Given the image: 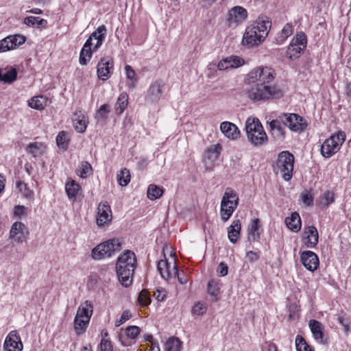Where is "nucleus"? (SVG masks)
<instances>
[{
  "mask_svg": "<svg viewBox=\"0 0 351 351\" xmlns=\"http://www.w3.org/2000/svg\"><path fill=\"white\" fill-rule=\"evenodd\" d=\"M247 232L249 239L250 241H257L259 240L262 232L261 221L259 219L256 218L251 221L247 228Z\"/></svg>",
  "mask_w": 351,
  "mask_h": 351,
  "instance_id": "b1692460",
  "label": "nucleus"
},
{
  "mask_svg": "<svg viewBox=\"0 0 351 351\" xmlns=\"http://www.w3.org/2000/svg\"><path fill=\"white\" fill-rule=\"evenodd\" d=\"M176 276L178 277L179 282L182 285H184L188 282V278L183 271L180 273L178 271V274H176Z\"/></svg>",
  "mask_w": 351,
  "mask_h": 351,
  "instance_id": "338daca9",
  "label": "nucleus"
},
{
  "mask_svg": "<svg viewBox=\"0 0 351 351\" xmlns=\"http://www.w3.org/2000/svg\"><path fill=\"white\" fill-rule=\"evenodd\" d=\"M72 121L75 130L77 132H84L87 127V117L82 112H76L72 117Z\"/></svg>",
  "mask_w": 351,
  "mask_h": 351,
  "instance_id": "393cba45",
  "label": "nucleus"
},
{
  "mask_svg": "<svg viewBox=\"0 0 351 351\" xmlns=\"http://www.w3.org/2000/svg\"><path fill=\"white\" fill-rule=\"evenodd\" d=\"M29 232L25 225L21 222H14L10 231V237L17 243H23Z\"/></svg>",
  "mask_w": 351,
  "mask_h": 351,
  "instance_id": "dca6fc26",
  "label": "nucleus"
},
{
  "mask_svg": "<svg viewBox=\"0 0 351 351\" xmlns=\"http://www.w3.org/2000/svg\"><path fill=\"white\" fill-rule=\"evenodd\" d=\"M17 76V72L15 69H12L10 71L5 72L4 74L2 73L0 69V80L5 82H12L16 80Z\"/></svg>",
  "mask_w": 351,
  "mask_h": 351,
  "instance_id": "a19ab883",
  "label": "nucleus"
},
{
  "mask_svg": "<svg viewBox=\"0 0 351 351\" xmlns=\"http://www.w3.org/2000/svg\"><path fill=\"white\" fill-rule=\"evenodd\" d=\"M301 197L304 204L306 206H311L313 204V197L309 193H304L301 195Z\"/></svg>",
  "mask_w": 351,
  "mask_h": 351,
  "instance_id": "680f3d73",
  "label": "nucleus"
},
{
  "mask_svg": "<svg viewBox=\"0 0 351 351\" xmlns=\"http://www.w3.org/2000/svg\"><path fill=\"white\" fill-rule=\"evenodd\" d=\"M100 348L101 351H112L111 342L105 338H102L100 343Z\"/></svg>",
  "mask_w": 351,
  "mask_h": 351,
  "instance_id": "052dcab7",
  "label": "nucleus"
},
{
  "mask_svg": "<svg viewBox=\"0 0 351 351\" xmlns=\"http://www.w3.org/2000/svg\"><path fill=\"white\" fill-rule=\"evenodd\" d=\"M121 243L118 239H111L103 242L92 250V257L96 260L110 257L114 252L121 250Z\"/></svg>",
  "mask_w": 351,
  "mask_h": 351,
  "instance_id": "6e6552de",
  "label": "nucleus"
},
{
  "mask_svg": "<svg viewBox=\"0 0 351 351\" xmlns=\"http://www.w3.org/2000/svg\"><path fill=\"white\" fill-rule=\"evenodd\" d=\"M246 258L250 263H254L260 258L258 252L254 251H249L246 253Z\"/></svg>",
  "mask_w": 351,
  "mask_h": 351,
  "instance_id": "e2e57ef3",
  "label": "nucleus"
},
{
  "mask_svg": "<svg viewBox=\"0 0 351 351\" xmlns=\"http://www.w3.org/2000/svg\"><path fill=\"white\" fill-rule=\"evenodd\" d=\"M125 70L126 72L127 78L132 81V82L129 84V87L133 88L136 86V83L137 82L136 72L130 65H126Z\"/></svg>",
  "mask_w": 351,
  "mask_h": 351,
  "instance_id": "de8ad7c7",
  "label": "nucleus"
},
{
  "mask_svg": "<svg viewBox=\"0 0 351 351\" xmlns=\"http://www.w3.org/2000/svg\"><path fill=\"white\" fill-rule=\"evenodd\" d=\"M141 329L136 326H130L125 328L126 336L131 339H134L140 333Z\"/></svg>",
  "mask_w": 351,
  "mask_h": 351,
  "instance_id": "5fc2aeb1",
  "label": "nucleus"
},
{
  "mask_svg": "<svg viewBox=\"0 0 351 351\" xmlns=\"http://www.w3.org/2000/svg\"><path fill=\"white\" fill-rule=\"evenodd\" d=\"M27 152L34 157L42 155L45 152V147L39 143H29L27 147Z\"/></svg>",
  "mask_w": 351,
  "mask_h": 351,
  "instance_id": "2f4dec72",
  "label": "nucleus"
},
{
  "mask_svg": "<svg viewBox=\"0 0 351 351\" xmlns=\"http://www.w3.org/2000/svg\"><path fill=\"white\" fill-rule=\"evenodd\" d=\"M309 328L315 340L319 341L321 343H326V341L324 339V326L323 324L315 319H311L309 321Z\"/></svg>",
  "mask_w": 351,
  "mask_h": 351,
  "instance_id": "4be33fe9",
  "label": "nucleus"
},
{
  "mask_svg": "<svg viewBox=\"0 0 351 351\" xmlns=\"http://www.w3.org/2000/svg\"><path fill=\"white\" fill-rule=\"evenodd\" d=\"M182 341L178 338L171 337L165 344V351H180L182 348Z\"/></svg>",
  "mask_w": 351,
  "mask_h": 351,
  "instance_id": "473e14b6",
  "label": "nucleus"
},
{
  "mask_svg": "<svg viewBox=\"0 0 351 351\" xmlns=\"http://www.w3.org/2000/svg\"><path fill=\"white\" fill-rule=\"evenodd\" d=\"M293 34V27L290 23H287L281 31V33L276 38L278 43L283 42L287 37Z\"/></svg>",
  "mask_w": 351,
  "mask_h": 351,
  "instance_id": "c03bdc74",
  "label": "nucleus"
},
{
  "mask_svg": "<svg viewBox=\"0 0 351 351\" xmlns=\"http://www.w3.org/2000/svg\"><path fill=\"white\" fill-rule=\"evenodd\" d=\"M25 208L23 206H16L14 208V214L15 216L21 217L24 215Z\"/></svg>",
  "mask_w": 351,
  "mask_h": 351,
  "instance_id": "69168bd1",
  "label": "nucleus"
},
{
  "mask_svg": "<svg viewBox=\"0 0 351 351\" xmlns=\"http://www.w3.org/2000/svg\"><path fill=\"white\" fill-rule=\"evenodd\" d=\"M128 96L126 93H121L115 104V111L118 114H121L128 106Z\"/></svg>",
  "mask_w": 351,
  "mask_h": 351,
  "instance_id": "f704fd0d",
  "label": "nucleus"
},
{
  "mask_svg": "<svg viewBox=\"0 0 351 351\" xmlns=\"http://www.w3.org/2000/svg\"><path fill=\"white\" fill-rule=\"evenodd\" d=\"M165 84L162 80H157L149 86L145 98V103L154 104L158 103L164 92Z\"/></svg>",
  "mask_w": 351,
  "mask_h": 351,
  "instance_id": "9b49d317",
  "label": "nucleus"
},
{
  "mask_svg": "<svg viewBox=\"0 0 351 351\" xmlns=\"http://www.w3.org/2000/svg\"><path fill=\"white\" fill-rule=\"evenodd\" d=\"M282 121H280V117L269 122V128L271 135L276 140H282L285 136V125H282Z\"/></svg>",
  "mask_w": 351,
  "mask_h": 351,
  "instance_id": "412c9836",
  "label": "nucleus"
},
{
  "mask_svg": "<svg viewBox=\"0 0 351 351\" xmlns=\"http://www.w3.org/2000/svg\"><path fill=\"white\" fill-rule=\"evenodd\" d=\"M106 28L104 25L99 26L93 32L84 43L80 54V64L86 65L92 57L93 51H97L102 45Z\"/></svg>",
  "mask_w": 351,
  "mask_h": 351,
  "instance_id": "20e7f679",
  "label": "nucleus"
},
{
  "mask_svg": "<svg viewBox=\"0 0 351 351\" xmlns=\"http://www.w3.org/2000/svg\"><path fill=\"white\" fill-rule=\"evenodd\" d=\"M16 186L19 191L27 198H31L33 196V191L28 187L27 184L22 181L16 182Z\"/></svg>",
  "mask_w": 351,
  "mask_h": 351,
  "instance_id": "49530a36",
  "label": "nucleus"
},
{
  "mask_svg": "<svg viewBox=\"0 0 351 351\" xmlns=\"http://www.w3.org/2000/svg\"><path fill=\"white\" fill-rule=\"evenodd\" d=\"M291 45H296V47H306V37L304 33L297 34L291 40Z\"/></svg>",
  "mask_w": 351,
  "mask_h": 351,
  "instance_id": "09e8293b",
  "label": "nucleus"
},
{
  "mask_svg": "<svg viewBox=\"0 0 351 351\" xmlns=\"http://www.w3.org/2000/svg\"><path fill=\"white\" fill-rule=\"evenodd\" d=\"M109 112L110 106L108 104L101 105L96 113L95 118L98 121L106 120Z\"/></svg>",
  "mask_w": 351,
  "mask_h": 351,
  "instance_id": "a18cd8bd",
  "label": "nucleus"
},
{
  "mask_svg": "<svg viewBox=\"0 0 351 351\" xmlns=\"http://www.w3.org/2000/svg\"><path fill=\"white\" fill-rule=\"evenodd\" d=\"M25 37L19 35L8 36L0 40V52L14 49L25 42Z\"/></svg>",
  "mask_w": 351,
  "mask_h": 351,
  "instance_id": "f8f14e48",
  "label": "nucleus"
},
{
  "mask_svg": "<svg viewBox=\"0 0 351 351\" xmlns=\"http://www.w3.org/2000/svg\"><path fill=\"white\" fill-rule=\"evenodd\" d=\"M24 24L30 27H43L46 26L47 22L43 19L36 16H28L24 19Z\"/></svg>",
  "mask_w": 351,
  "mask_h": 351,
  "instance_id": "72a5a7b5",
  "label": "nucleus"
},
{
  "mask_svg": "<svg viewBox=\"0 0 351 351\" xmlns=\"http://www.w3.org/2000/svg\"><path fill=\"white\" fill-rule=\"evenodd\" d=\"M68 141L67 133L64 131L60 132L56 137V143L58 147L62 149H66L68 147Z\"/></svg>",
  "mask_w": 351,
  "mask_h": 351,
  "instance_id": "37998d69",
  "label": "nucleus"
},
{
  "mask_svg": "<svg viewBox=\"0 0 351 351\" xmlns=\"http://www.w3.org/2000/svg\"><path fill=\"white\" fill-rule=\"evenodd\" d=\"M303 239L308 248H314L318 243L319 234L317 228L313 226L305 227L304 229Z\"/></svg>",
  "mask_w": 351,
  "mask_h": 351,
  "instance_id": "aec40b11",
  "label": "nucleus"
},
{
  "mask_svg": "<svg viewBox=\"0 0 351 351\" xmlns=\"http://www.w3.org/2000/svg\"><path fill=\"white\" fill-rule=\"evenodd\" d=\"M220 130L226 137L233 140L238 138L240 135L238 128L229 121L222 122L220 125Z\"/></svg>",
  "mask_w": 351,
  "mask_h": 351,
  "instance_id": "5701e85b",
  "label": "nucleus"
},
{
  "mask_svg": "<svg viewBox=\"0 0 351 351\" xmlns=\"http://www.w3.org/2000/svg\"><path fill=\"white\" fill-rule=\"evenodd\" d=\"M237 202L228 203L221 202V219L224 221H228L232 215L234 209L237 207Z\"/></svg>",
  "mask_w": 351,
  "mask_h": 351,
  "instance_id": "cd10ccee",
  "label": "nucleus"
},
{
  "mask_svg": "<svg viewBox=\"0 0 351 351\" xmlns=\"http://www.w3.org/2000/svg\"><path fill=\"white\" fill-rule=\"evenodd\" d=\"M295 347L297 351H313L305 339L300 335H297L295 338Z\"/></svg>",
  "mask_w": 351,
  "mask_h": 351,
  "instance_id": "79ce46f5",
  "label": "nucleus"
},
{
  "mask_svg": "<svg viewBox=\"0 0 351 351\" xmlns=\"http://www.w3.org/2000/svg\"><path fill=\"white\" fill-rule=\"evenodd\" d=\"M306 47H296V45H289L287 51V54L290 58L297 57L300 52L304 50Z\"/></svg>",
  "mask_w": 351,
  "mask_h": 351,
  "instance_id": "603ef678",
  "label": "nucleus"
},
{
  "mask_svg": "<svg viewBox=\"0 0 351 351\" xmlns=\"http://www.w3.org/2000/svg\"><path fill=\"white\" fill-rule=\"evenodd\" d=\"M149 351H160L158 343L157 342H152Z\"/></svg>",
  "mask_w": 351,
  "mask_h": 351,
  "instance_id": "774afa93",
  "label": "nucleus"
},
{
  "mask_svg": "<svg viewBox=\"0 0 351 351\" xmlns=\"http://www.w3.org/2000/svg\"><path fill=\"white\" fill-rule=\"evenodd\" d=\"M23 348V343L18 332L16 330L11 331L5 339L4 351H22Z\"/></svg>",
  "mask_w": 351,
  "mask_h": 351,
  "instance_id": "ddd939ff",
  "label": "nucleus"
},
{
  "mask_svg": "<svg viewBox=\"0 0 351 351\" xmlns=\"http://www.w3.org/2000/svg\"><path fill=\"white\" fill-rule=\"evenodd\" d=\"M47 100L43 96L32 97L29 101V106L32 108L42 110L47 106Z\"/></svg>",
  "mask_w": 351,
  "mask_h": 351,
  "instance_id": "c9c22d12",
  "label": "nucleus"
},
{
  "mask_svg": "<svg viewBox=\"0 0 351 351\" xmlns=\"http://www.w3.org/2000/svg\"><path fill=\"white\" fill-rule=\"evenodd\" d=\"M221 202H226L228 203L239 202V197L237 193L231 188H227L224 193Z\"/></svg>",
  "mask_w": 351,
  "mask_h": 351,
  "instance_id": "ea45409f",
  "label": "nucleus"
},
{
  "mask_svg": "<svg viewBox=\"0 0 351 351\" xmlns=\"http://www.w3.org/2000/svg\"><path fill=\"white\" fill-rule=\"evenodd\" d=\"M335 201V193L330 191H325L319 199V204L323 207H327Z\"/></svg>",
  "mask_w": 351,
  "mask_h": 351,
  "instance_id": "e433bc0d",
  "label": "nucleus"
},
{
  "mask_svg": "<svg viewBox=\"0 0 351 351\" xmlns=\"http://www.w3.org/2000/svg\"><path fill=\"white\" fill-rule=\"evenodd\" d=\"M138 302L141 306H147L151 302L150 294L145 290H142L138 295Z\"/></svg>",
  "mask_w": 351,
  "mask_h": 351,
  "instance_id": "8fccbe9b",
  "label": "nucleus"
},
{
  "mask_svg": "<svg viewBox=\"0 0 351 351\" xmlns=\"http://www.w3.org/2000/svg\"><path fill=\"white\" fill-rule=\"evenodd\" d=\"M163 193V190L162 188L155 185V184H150L148 186L147 189V197L152 200L156 199L159 198Z\"/></svg>",
  "mask_w": 351,
  "mask_h": 351,
  "instance_id": "4c0bfd02",
  "label": "nucleus"
},
{
  "mask_svg": "<svg viewBox=\"0 0 351 351\" xmlns=\"http://www.w3.org/2000/svg\"><path fill=\"white\" fill-rule=\"evenodd\" d=\"M276 77L275 71L268 66H257L250 71L245 81L250 86L246 90L247 97L254 101H267L278 99L283 95L282 90L271 84Z\"/></svg>",
  "mask_w": 351,
  "mask_h": 351,
  "instance_id": "f257e3e1",
  "label": "nucleus"
},
{
  "mask_svg": "<svg viewBox=\"0 0 351 351\" xmlns=\"http://www.w3.org/2000/svg\"><path fill=\"white\" fill-rule=\"evenodd\" d=\"M280 121L285 126L288 127L291 130L295 132H302L307 126L306 122L304 119L295 113H283L279 115Z\"/></svg>",
  "mask_w": 351,
  "mask_h": 351,
  "instance_id": "9d476101",
  "label": "nucleus"
},
{
  "mask_svg": "<svg viewBox=\"0 0 351 351\" xmlns=\"http://www.w3.org/2000/svg\"><path fill=\"white\" fill-rule=\"evenodd\" d=\"M217 69L220 71L226 70L228 69H232L231 62L228 57L223 58L221 61L219 62L217 64Z\"/></svg>",
  "mask_w": 351,
  "mask_h": 351,
  "instance_id": "4d7b16f0",
  "label": "nucleus"
},
{
  "mask_svg": "<svg viewBox=\"0 0 351 351\" xmlns=\"http://www.w3.org/2000/svg\"><path fill=\"white\" fill-rule=\"evenodd\" d=\"M207 290L208 294L213 297H217L219 293V287L218 284L213 280L208 283Z\"/></svg>",
  "mask_w": 351,
  "mask_h": 351,
  "instance_id": "864d4df0",
  "label": "nucleus"
},
{
  "mask_svg": "<svg viewBox=\"0 0 351 351\" xmlns=\"http://www.w3.org/2000/svg\"><path fill=\"white\" fill-rule=\"evenodd\" d=\"M228 267L226 264L223 262L220 263L218 265L217 272L221 276H225L228 274Z\"/></svg>",
  "mask_w": 351,
  "mask_h": 351,
  "instance_id": "0e129e2a",
  "label": "nucleus"
},
{
  "mask_svg": "<svg viewBox=\"0 0 351 351\" xmlns=\"http://www.w3.org/2000/svg\"><path fill=\"white\" fill-rule=\"evenodd\" d=\"M271 22L258 19L256 23L246 28L243 38V44L252 47L261 43L268 34Z\"/></svg>",
  "mask_w": 351,
  "mask_h": 351,
  "instance_id": "7ed1b4c3",
  "label": "nucleus"
},
{
  "mask_svg": "<svg viewBox=\"0 0 351 351\" xmlns=\"http://www.w3.org/2000/svg\"><path fill=\"white\" fill-rule=\"evenodd\" d=\"M247 17V10L241 6L232 8L228 12L227 21L229 26H237Z\"/></svg>",
  "mask_w": 351,
  "mask_h": 351,
  "instance_id": "4468645a",
  "label": "nucleus"
},
{
  "mask_svg": "<svg viewBox=\"0 0 351 351\" xmlns=\"http://www.w3.org/2000/svg\"><path fill=\"white\" fill-rule=\"evenodd\" d=\"M136 263L135 254L130 250H126L118 258L116 265L117 274L119 281L125 287H128L132 283Z\"/></svg>",
  "mask_w": 351,
  "mask_h": 351,
  "instance_id": "f03ea898",
  "label": "nucleus"
},
{
  "mask_svg": "<svg viewBox=\"0 0 351 351\" xmlns=\"http://www.w3.org/2000/svg\"><path fill=\"white\" fill-rule=\"evenodd\" d=\"M301 261L305 268L309 271L316 270L319 266V258L312 251H305L301 254Z\"/></svg>",
  "mask_w": 351,
  "mask_h": 351,
  "instance_id": "6ab92c4d",
  "label": "nucleus"
},
{
  "mask_svg": "<svg viewBox=\"0 0 351 351\" xmlns=\"http://www.w3.org/2000/svg\"><path fill=\"white\" fill-rule=\"evenodd\" d=\"M285 223L293 232H298L301 229V219L298 213H293L291 217H287Z\"/></svg>",
  "mask_w": 351,
  "mask_h": 351,
  "instance_id": "c85d7f7f",
  "label": "nucleus"
},
{
  "mask_svg": "<svg viewBox=\"0 0 351 351\" xmlns=\"http://www.w3.org/2000/svg\"><path fill=\"white\" fill-rule=\"evenodd\" d=\"M241 229V223L240 219L232 221V224L228 229V236L230 241L236 243L237 239L239 237Z\"/></svg>",
  "mask_w": 351,
  "mask_h": 351,
  "instance_id": "a878e982",
  "label": "nucleus"
},
{
  "mask_svg": "<svg viewBox=\"0 0 351 351\" xmlns=\"http://www.w3.org/2000/svg\"><path fill=\"white\" fill-rule=\"evenodd\" d=\"M245 130L248 140L253 145L260 146L267 141V136L258 119L248 118L245 123Z\"/></svg>",
  "mask_w": 351,
  "mask_h": 351,
  "instance_id": "39448f33",
  "label": "nucleus"
},
{
  "mask_svg": "<svg viewBox=\"0 0 351 351\" xmlns=\"http://www.w3.org/2000/svg\"><path fill=\"white\" fill-rule=\"evenodd\" d=\"M93 306L90 301L86 300L79 306L74 319V328L77 333L84 332L93 314Z\"/></svg>",
  "mask_w": 351,
  "mask_h": 351,
  "instance_id": "0eeeda50",
  "label": "nucleus"
},
{
  "mask_svg": "<svg viewBox=\"0 0 351 351\" xmlns=\"http://www.w3.org/2000/svg\"><path fill=\"white\" fill-rule=\"evenodd\" d=\"M113 61L110 58H101L97 66L98 77L103 80H107L112 74Z\"/></svg>",
  "mask_w": 351,
  "mask_h": 351,
  "instance_id": "2eb2a0df",
  "label": "nucleus"
},
{
  "mask_svg": "<svg viewBox=\"0 0 351 351\" xmlns=\"http://www.w3.org/2000/svg\"><path fill=\"white\" fill-rule=\"evenodd\" d=\"M81 186L78 183L71 178H68L65 184V191L68 197L73 201H75L78 191Z\"/></svg>",
  "mask_w": 351,
  "mask_h": 351,
  "instance_id": "bb28decb",
  "label": "nucleus"
},
{
  "mask_svg": "<svg viewBox=\"0 0 351 351\" xmlns=\"http://www.w3.org/2000/svg\"><path fill=\"white\" fill-rule=\"evenodd\" d=\"M157 269L160 272L161 276L168 280L172 277H176L178 274V267L176 261H173V265L168 263L167 260H160L157 265Z\"/></svg>",
  "mask_w": 351,
  "mask_h": 351,
  "instance_id": "a211bd4d",
  "label": "nucleus"
},
{
  "mask_svg": "<svg viewBox=\"0 0 351 351\" xmlns=\"http://www.w3.org/2000/svg\"><path fill=\"white\" fill-rule=\"evenodd\" d=\"M117 181L121 186H127L130 181V171L128 169H127L126 168L121 170L117 173Z\"/></svg>",
  "mask_w": 351,
  "mask_h": 351,
  "instance_id": "58836bf2",
  "label": "nucleus"
},
{
  "mask_svg": "<svg viewBox=\"0 0 351 351\" xmlns=\"http://www.w3.org/2000/svg\"><path fill=\"white\" fill-rule=\"evenodd\" d=\"M112 220V212L110 206L107 202L99 203L97 207V223L99 226H103Z\"/></svg>",
  "mask_w": 351,
  "mask_h": 351,
  "instance_id": "f3484780",
  "label": "nucleus"
},
{
  "mask_svg": "<svg viewBox=\"0 0 351 351\" xmlns=\"http://www.w3.org/2000/svg\"><path fill=\"white\" fill-rule=\"evenodd\" d=\"M346 133L339 131L326 139L321 146V154L325 158H330L337 153L346 140Z\"/></svg>",
  "mask_w": 351,
  "mask_h": 351,
  "instance_id": "1a4fd4ad",
  "label": "nucleus"
},
{
  "mask_svg": "<svg viewBox=\"0 0 351 351\" xmlns=\"http://www.w3.org/2000/svg\"><path fill=\"white\" fill-rule=\"evenodd\" d=\"M76 174L82 178H86L93 172L91 165L87 161H82L76 169Z\"/></svg>",
  "mask_w": 351,
  "mask_h": 351,
  "instance_id": "7c9ffc66",
  "label": "nucleus"
},
{
  "mask_svg": "<svg viewBox=\"0 0 351 351\" xmlns=\"http://www.w3.org/2000/svg\"><path fill=\"white\" fill-rule=\"evenodd\" d=\"M294 156L289 152H282L279 154L274 171L280 174L283 179L289 181L291 179L293 170Z\"/></svg>",
  "mask_w": 351,
  "mask_h": 351,
  "instance_id": "423d86ee",
  "label": "nucleus"
},
{
  "mask_svg": "<svg viewBox=\"0 0 351 351\" xmlns=\"http://www.w3.org/2000/svg\"><path fill=\"white\" fill-rule=\"evenodd\" d=\"M228 58L231 62L232 69L238 68L245 64V60H243V58H242L239 56H228Z\"/></svg>",
  "mask_w": 351,
  "mask_h": 351,
  "instance_id": "6e6d98bb",
  "label": "nucleus"
},
{
  "mask_svg": "<svg viewBox=\"0 0 351 351\" xmlns=\"http://www.w3.org/2000/svg\"><path fill=\"white\" fill-rule=\"evenodd\" d=\"M221 149L222 147L220 144L210 147L205 154V158L210 161V162H215L218 159Z\"/></svg>",
  "mask_w": 351,
  "mask_h": 351,
  "instance_id": "c756f323",
  "label": "nucleus"
},
{
  "mask_svg": "<svg viewBox=\"0 0 351 351\" xmlns=\"http://www.w3.org/2000/svg\"><path fill=\"white\" fill-rule=\"evenodd\" d=\"M154 297L158 301H164L167 297V292L165 289H157L154 293Z\"/></svg>",
  "mask_w": 351,
  "mask_h": 351,
  "instance_id": "bf43d9fd",
  "label": "nucleus"
},
{
  "mask_svg": "<svg viewBox=\"0 0 351 351\" xmlns=\"http://www.w3.org/2000/svg\"><path fill=\"white\" fill-rule=\"evenodd\" d=\"M207 311V305L202 302H197L193 307L192 312L197 315H202Z\"/></svg>",
  "mask_w": 351,
  "mask_h": 351,
  "instance_id": "3c124183",
  "label": "nucleus"
},
{
  "mask_svg": "<svg viewBox=\"0 0 351 351\" xmlns=\"http://www.w3.org/2000/svg\"><path fill=\"white\" fill-rule=\"evenodd\" d=\"M131 317H132L131 313L129 311H128V310L124 311L123 312L121 317L119 318V319L116 322L115 326L117 327L121 326L122 324H123L125 322H126L127 320H128Z\"/></svg>",
  "mask_w": 351,
  "mask_h": 351,
  "instance_id": "13d9d810",
  "label": "nucleus"
}]
</instances>
